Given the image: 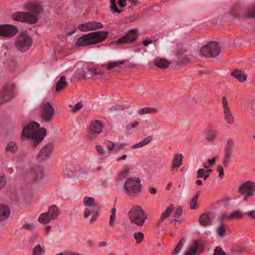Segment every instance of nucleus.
I'll return each mask as SVG.
<instances>
[{
    "label": "nucleus",
    "instance_id": "obj_1",
    "mask_svg": "<svg viewBox=\"0 0 255 255\" xmlns=\"http://www.w3.org/2000/svg\"><path fill=\"white\" fill-rule=\"evenodd\" d=\"M46 133V129L44 128H39V125L36 122L28 124L24 128L22 131L24 137L32 139V144L34 146L43 139Z\"/></svg>",
    "mask_w": 255,
    "mask_h": 255
},
{
    "label": "nucleus",
    "instance_id": "obj_2",
    "mask_svg": "<svg viewBox=\"0 0 255 255\" xmlns=\"http://www.w3.org/2000/svg\"><path fill=\"white\" fill-rule=\"evenodd\" d=\"M109 32L105 31H97L83 34L77 38L76 45L78 46H86L95 44L106 39Z\"/></svg>",
    "mask_w": 255,
    "mask_h": 255
},
{
    "label": "nucleus",
    "instance_id": "obj_3",
    "mask_svg": "<svg viewBox=\"0 0 255 255\" xmlns=\"http://www.w3.org/2000/svg\"><path fill=\"white\" fill-rule=\"evenodd\" d=\"M125 192L129 196L134 197L140 194L141 184L138 177L128 178L124 184Z\"/></svg>",
    "mask_w": 255,
    "mask_h": 255
},
{
    "label": "nucleus",
    "instance_id": "obj_4",
    "mask_svg": "<svg viewBox=\"0 0 255 255\" xmlns=\"http://www.w3.org/2000/svg\"><path fill=\"white\" fill-rule=\"evenodd\" d=\"M128 215L130 222L139 227L142 226L147 219L146 213L139 206L133 207Z\"/></svg>",
    "mask_w": 255,
    "mask_h": 255
},
{
    "label": "nucleus",
    "instance_id": "obj_5",
    "mask_svg": "<svg viewBox=\"0 0 255 255\" xmlns=\"http://www.w3.org/2000/svg\"><path fill=\"white\" fill-rule=\"evenodd\" d=\"M221 53V47L216 41H210L201 49V53L206 57H214Z\"/></svg>",
    "mask_w": 255,
    "mask_h": 255
},
{
    "label": "nucleus",
    "instance_id": "obj_6",
    "mask_svg": "<svg viewBox=\"0 0 255 255\" xmlns=\"http://www.w3.org/2000/svg\"><path fill=\"white\" fill-rule=\"evenodd\" d=\"M11 18L13 20L29 24H34L38 21L36 16L28 12L25 11L14 12L12 14Z\"/></svg>",
    "mask_w": 255,
    "mask_h": 255
},
{
    "label": "nucleus",
    "instance_id": "obj_7",
    "mask_svg": "<svg viewBox=\"0 0 255 255\" xmlns=\"http://www.w3.org/2000/svg\"><path fill=\"white\" fill-rule=\"evenodd\" d=\"M230 13L234 16L255 18V5L251 6L248 9L234 7L231 9Z\"/></svg>",
    "mask_w": 255,
    "mask_h": 255
},
{
    "label": "nucleus",
    "instance_id": "obj_8",
    "mask_svg": "<svg viewBox=\"0 0 255 255\" xmlns=\"http://www.w3.org/2000/svg\"><path fill=\"white\" fill-rule=\"evenodd\" d=\"M15 44L18 50L22 52H25L32 46V40L28 35L21 34L15 40Z\"/></svg>",
    "mask_w": 255,
    "mask_h": 255
},
{
    "label": "nucleus",
    "instance_id": "obj_9",
    "mask_svg": "<svg viewBox=\"0 0 255 255\" xmlns=\"http://www.w3.org/2000/svg\"><path fill=\"white\" fill-rule=\"evenodd\" d=\"M235 145V141L234 139L230 138L227 140L224 149L223 158V164L225 167L228 166L231 160Z\"/></svg>",
    "mask_w": 255,
    "mask_h": 255
},
{
    "label": "nucleus",
    "instance_id": "obj_10",
    "mask_svg": "<svg viewBox=\"0 0 255 255\" xmlns=\"http://www.w3.org/2000/svg\"><path fill=\"white\" fill-rule=\"evenodd\" d=\"M14 86L11 84H5L0 94V104L10 101L14 96Z\"/></svg>",
    "mask_w": 255,
    "mask_h": 255
},
{
    "label": "nucleus",
    "instance_id": "obj_11",
    "mask_svg": "<svg viewBox=\"0 0 255 255\" xmlns=\"http://www.w3.org/2000/svg\"><path fill=\"white\" fill-rule=\"evenodd\" d=\"M205 244L200 239L194 240L187 250L185 255H199L204 251Z\"/></svg>",
    "mask_w": 255,
    "mask_h": 255
},
{
    "label": "nucleus",
    "instance_id": "obj_12",
    "mask_svg": "<svg viewBox=\"0 0 255 255\" xmlns=\"http://www.w3.org/2000/svg\"><path fill=\"white\" fill-rule=\"evenodd\" d=\"M41 109L42 120L45 122L51 121L54 115V110L52 105L48 102H45L41 105Z\"/></svg>",
    "mask_w": 255,
    "mask_h": 255
},
{
    "label": "nucleus",
    "instance_id": "obj_13",
    "mask_svg": "<svg viewBox=\"0 0 255 255\" xmlns=\"http://www.w3.org/2000/svg\"><path fill=\"white\" fill-rule=\"evenodd\" d=\"M238 191L242 195L246 194L244 200H247V197L253 195L255 192V182L251 181L244 182L239 186Z\"/></svg>",
    "mask_w": 255,
    "mask_h": 255
},
{
    "label": "nucleus",
    "instance_id": "obj_14",
    "mask_svg": "<svg viewBox=\"0 0 255 255\" xmlns=\"http://www.w3.org/2000/svg\"><path fill=\"white\" fill-rule=\"evenodd\" d=\"M18 32L16 26L11 24H0V36L11 37Z\"/></svg>",
    "mask_w": 255,
    "mask_h": 255
},
{
    "label": "nucleus",
    "instance_id": "obj_15",
    "mask_svg": "<svg viewBox=\"0 0 255 255\" xmlns=\"http://www.w3.org/2000/svg\"><path fill=\"white\" fill-rule=\"evenodd\" d=\"M54 145L52 143L47 144L38 152L37 160L39 162H43L48 159L53 150Z\"/></svg>",
    "mask_w": 255,
    "mask_h": 255
},
{
    "label": "nucleus",
    "instance_id": "obj_16",
    "mask_svg": "<svg viewBox=\"0 0 255 255\" xmlns=\"http://www.w3.org/2000/svg\"><path fill=\"white\" fill-rule=\"evenodd\" d=\"M139 34L137 30L131 29L128 33L125 36L119 38L116 41L117 44H121L128 43H132L134 42L138 37Z\"/></svg>",
    "mask_w": 255,
    "mask_h": 255
},
{
    "label": "nucleus",
    "instance_id": "obj_17",
    "mask_svg": "<svg viewBox=\"0 0 255 255\" xmlns=\"http://www.w3.org/2000/svg\"><path fill=\"white\" fill-rule=\"evenodd\" d=\"M103 128V124L101 121H93L90 126L89 133L92 135H97L101 132Z\"/></svg>",
    "mask_w": 255,
    "mask_h": 255
},
{
    "label": "nucleus",
    "instance_id": "obj_18",
    "mask_svg": "<svg viewBox=\"0 0 255 255\" xmlns=\"http://www.w3.org/2000/svg\"><path fill=\"white\" fill-rule=\"evenodd\" d=\"M44 176V171L41 167H37L33 169L31 173V178L35 182L41 180Z\"/></svg>",
    "mask_w": 255,
    "mask_h": 255
},
{
    "label": "nucleus",
    "instance_id": "obj_19",
    "mask_svg": "<svg viewBox=\"0 0 255 255\" xmlns=\"http://www.w3.org/2000/svg\"><path fill=\"white\" fill-rule=\"evenodd\" d=\"M199 222L202 226H210L212 224L211 213L208 212L202 214L199 217Z\"/></svg>",
    "mask_w": 255,
    "mask_h": 255
},
{
    "label": "nucleus",
    "instance_id": "obj_20",
    "mask_svg": "<svg viewBox=\"0 0 255 255\" xmlns=\"http://www.w3.org/2000/svg\"><path fill=\"white\" fill-rule=\"evenodd\" d=\"M25 9L29 10L35 14H38L42 9L40 4L32 1H28L25 4Z\"/></svg>",
    "mask_w": 255,
    "mask_h": 255
},
{
    "label": "nucleus",
    "instance_id": "obj_21",
    "mask_svg": "<svg viewBox=\"0 0 255 255\" xmlns=\"http://www.w3.org/2000/svg\"><path fill=\"white\" fill-rule=\"evenodd\" d=\"M10 215V209L8 206L0 205V221L6 219Z\"/></svg>",
    "mask_w": 255,
    "mask_h": 255
},
{
    "label": "nucleus",
    "instance_id": "obj_22",
    "mask_svg": "<svg viewBox=\"0 0 255 255\" xmlns=\"http://www.w3.org/2000/svg\"><path fill=\"white\" fill-rule=\"evenodd\" d=\"M182 158L183 156L182 154H176L174 155L172 160V164L171 166V170L178 169L182 164Z\"/></svg>",
    "mask_w": 255,
    "mask_h": 255
},
{
    "label": "nucleus",
    "instance_id": "obj_23",
    "mask_svg": "<svg viewBox=\"0 0 255 255\" xmlns=\"http://www.w3.org/2000/svg\"><path fill=\"white\" fill-rule=\"evenodd\" d=\"M174 208H174V206L173 205H172V204L170 205L166 208L165 211L163 213H162V214L159 218V220L158 221V224H161L165 219L168 218L169 217V216L173 211V210H174Z\"/></svg>",
    "mask_w": 255,
    "mask_h": 255
},
{
    "label": "nucleus",
    "instance_id": "obj_24",
    "mask_svg": "<svg viewBox=\"0 0 255 255\" xmlns=\"http://www.w3.org/2000/svg\"><path fill=\"white\" fill-rule=\"evenodd\" d=\"M231 75L241 82H243L247 80V76L239 69L234 70Z\"/></svg>",
    "mask_w": 255,
    "mask_h": 255
},
{
    "label": "nucleus",
    "instance_id": "obj_25",
    "mask_svg": "<svg viewBox=\"0 0 255 255\" xmlns=\"http://www.w3.org/2000/svg\"><path fill=\"white\" fill-rule=\"evenodd\" d=\"M153 139V136H148L146 137H145L143 140H141L140 142H139L138 143L134 144L133 145L131 148L132 149H135L137 148H140L144 145H145L149 143H150Z\"/></svg>",
    "mask_w": 255,
    "mask_h": 255
},
{
    "label": "nucleus",
    "instance_id": "obj_26",
    "mask_svg": "<svg viewBox=\"0 0 255 255\" xmlns=\"http://www.w3.org/2000/svg\"><path fill=\"white\" fill-rule=\"evenodd\" d=\"M171 62L164 58L156 59L155 60V65L162 69H165L168 67Z\"/></svg>",
    "mask_w": 255,
    "mask_h": 255
},
{
    "label": "nucleus",
    "instance_id": "obj_27",
    "mask_svg": "<svg viewBox=\"0 0 255 255\" xmlns=\"http://www.w3.org/2000/svg\"><path fill=\"white\" fill-rule=\"evenodd\" d=\"M212 170L207 169L205 170L203 168H200L197 171V177L198 178H203L206 180L209 177L210 174L212 172Z\"/></svg>",
    "mask_w": 255,
    "mask_h": 255
},
{
    "label": "nucleus",
    "instance_id": "obj_28",
    "mask_svg": "<svg viewBox=\"0 0 255 255\" xmlns=\"http://www.w3.org/2000/svg\"><path fill=\"white\" fill-rule=\"evenodd\" d=\"M47 212L48 213L51 218L54 220L60 214V211L56 205H52L49 207Z\"/></svg>",
    "mask_w": 255,
    "mask_h": 255
},
{
    "label": "nucleus",
    "instance_id": "obj_29",
    "mask_svg": "<svg viewBox=\"0 0 255 255\" xmlns=\"http://www.w3.org/2000/svg\"><path fill=\"white\" fill-rule=\"evenodd\" d=\"M68 83L66 81V77L64 76H62L59 81L57 82L56 87L55 90L56 91H60L62 89H63L65 87H66Z\"/></svg>",
    "mask_w": 255,
    "mask_h": 255
},
{
    "label": "nucleus",
    "instance_id": "obj_30",
    "mask_svg": "<svg viewBox=\"0 0 255 255\" xmlns=\"http://www.w3.org/2000/svg\"><path fill=\"white\" fill-rule=\"evenodd\" d=\"M53 219L51 218L49 214L47 212L40 215L38 221L43 224H46L50 223Z\"/></svg>",
    "mask_w": 255,
    "mask_h": 255
},
{
    "label": "nucleus",
    "instance_id": "obj_31",
    "mask_svg": "<svg viewBox=\"0 0 255 255\" xmlns=\"http://www.w3.org/2000/svg\"><path fill=\"white\" fill-rule=\"evenodd\" d=\"M224 113L226 123L233 125L234 123V117L231 112L230 109L224 110Z\"/></svg>",
    "mask_w": 255,
    "mask_h": 255
},
{
    "label": "nucleus",
    "instance_id": "obj_32",
    "mask_svg": "<svg viewBox=\"0 0 255 255\" xmlns=\"http://www.w3.org/2000/svg\"><path fill=\"white\" fill-rule=\"evenodd\" d=\"M218 132L215 129H210L206 134V139L209 141L214 140L217 136Z\"/></svg>",
    "mask_w": 255,
    "mask_h": 255
},
{
    "label": "nucleus",
    "instance_id": "obj_33",
    "mask_svg": "<svg viewBox=\"0 0 255 255\" xmlns=\"http://www.w3.org/2000/svg\"><path fill=\"white\" fill-rule=\"evenodd\" d=\"M157 112L156 108H151L145 107L139 109L138 111L139 115H143L146 114H155Z\"/></svg>",
    "mask_w": 255,
    "mask_h": 255
},
{
    "label": "nucleus",
    "instance_id": "obj_34",
    "mask_svg": "<svg viewBox=\"0 0 255 255\" xmlns=\"http://www.w3.org/2000/svg\"><path fill=\"white\" fill-rule=\"evenodd\" d=\"M18 149V146L15 142L11 141L8 142L5 147V150L6 151L14 153Z\"/></svg>",
    "mask_w": 255,
    "mask_h": 255
},
{
    "label": "nucleus",
    "instance_id": "obj_35",
    "mask_svg": "<svg viewBox=\"0 0 255 255\" xmlns=\"http://www.w3.org/2000/svg\"><path fill=\"white\" fill-rule=\"evenodd\" d=\"M89 23L90 30L101 29L103 27V24L100 22H98V21H89Z\"/></svg>",
    "mask_w": 255,
    "mask_h": 255
},
{
    "label": "nucleus",
    "instance_id": "obj_36",
    "mask_svg": "<svg viewBox=\"0 0 255 255\" xmlns=\"http://www.w3.org/2000/svg\"><path fill=\"white\" fill-rule=\"evenodd\" d=\"M44 253L45 249L39 244L35 246L32 250L33 255H43Z\"/></svg>",
    "mask_w": 255,
    "mask_h": 255
},
{
    "label": "nucleus",
    "instance_id": "obj_37",
    "mask_svg": "<svg viewBox=\"0 0 255 255\" xmlns=\"http://www.w3.org/2000/svg\"><path fill=\"white\" fill-rule=\"evenodd\" d=\"M88 72L91 76H101L103 74V72L100 69L94 67L88 68Z\"/></svg>",
    "mask_w": 255,
    "mask_h": 255
},
{
    "label": "nucleus",
    "instance_id": "obj_38",
    "mask_svg": "<svg viewBox=\"0 0 255 255\" xmlns=\"http://www.w3.org/2000/svg\"><path fill=\"white\" fill-rule=\"evenodd\" d=\"M133 237L137 244H141L144 239V235L141 232H135L133 234Z\"/></svg>",
    "mask_w": 255,
    "mask_h": 255
},
{
    "label": "nucleus",
    "instance_id": "obj_39",
    "mask_svg": "<svg viewBox=\"0 0 255 255\" xmlns=\"http://www.w3.org/2000/svg\"><path fill=\"white\" fill-rule=\"evenodd\" d=\"M243 214L239 210L235 211L231 214L228 217V219H240L243 218Z\"/></svg>",
    "mask_w": 255,
    "mask_h": 255
},
{
    "label": "nucleus",
    "instance_id": "obj_40",
    "mask_svg": "<svg viewBox=\"0 0 255 255\" xmlns=\"http://www.w3.org/2000/svg\"><path fill=\"white\" fill-rule=\"evenodd\" d=\"M95 199L93 197H85L84 199V205L86 206L93 207L94 206Z\"/></svg>",
    "mask_w": 255,
    "mask_h": 255
},
{
    "label": "nucleus",
    "instance_id": "obj_41",
    "mask_svg": "<svg viewBox=\"0 0 255 255\" xmlns=\"http://www.w3.org/2000/svg\"><path fill=\"white\" fill-rule=\"evenodd\" d=\"M185 240L184 238H182L180 241L178 242V244L175 247V249L174 251L173 254L174 255H177L180 252L183 246L184 243L185 242Z\"/></svg>",
    "mask_w": 255,
    "mask_h": 255
},
{
    "label": "nucleus",
    "instance_id": "obj_42",
    "mask_svg": "<svg viewBox=\"0 0 255 255\" xmlns=\"http://www.w3.org/2000/svg\"><path fill=\"white\" fill-rule=\"evenodd\" d=\"M225 228L224 222H222L220 224L219 228L217 229L218 235L221 238H223L225 235Z\"/></svg>",
    "mask_w": 255,
    "mask_h": 255
},
{
    "label": "nucleus",
    "instance_id": "obj_43",
    "mask_svg": "<svg viewBox=\"0 0 255 255\" xmlns=\"http://www.w3.org/2000/svg\"><path fill=\"white\" fill-rule=\"evenodd\" d=\"M199 196V194L196 193L191 200L190 203V208L191 209L193 210L196 209V205L198 202Z\"/></svg>",
    "mask_w": 255,
    "mask_h": 255
},
{
    "label": "nucleus",
    "instance_id": "obj_44",
    "mask_svg": "<svg viewBox=\"0 0 255 255\" xmlns=\"http://www.w3.org/2000/svg\"><path fill=\"white\" fill-rule=\"evenodd\" d=\"M125 63V60H122L116 62H112L107 64V67L109 69H113L114 68L118 67L120 65H122Z\"/></svg>",
    "mask_w": 255,
    "mask_h": 255
},
{
    "label": "nucleus",
    "instance_id": "obj_45",
    "mask_svg": "<svg viewBox=\"0 0 255 255\" xmlns=\"http://www.w3.org/2000/svg\"><path fill=\"white\" fill-rule=\"evenodd\" d=\"M129 169L125 167L123 171H122L119 175V177L120 179L123 180L125 179L128 175Z\"/></svg>",
    "mask_w": 255,
    "mask_h": 255
},
{
    "label": "nucleus",
    "instance_id": "obj_46",
    "mask_svg": "<svg viewBox=\"0 0 255 255\" xmlns=\"http://www.w3.org/2000/svg\"><path fill=\"white\" fill-rule=\"evenodd\" d=\"M78 28L83 31H90V26L89 22H86L84 24H79L78 26Z\"/></svg>",
    "mask_w": 255,
    "mask_h": 255
},
{
    "label": "nucleus",
    "instance_id": "obj_47",
    "mask_svg": "<svg viewBox=\"0 0 255 255\" xmlns=\"http://www.w3.org/2000/svg\"><path fill=\"white\" fill-rule=\"evenodd\" d=\"M110 8H111V11L113 13H120L122 12V10L119 9L117 7L116 2L111 3Z\"/></svg>",
    "mask_w": 255,
    "mask_h": 255
},
{
    "label": "nucleus",
    "instance_id": "obj_48",
    "mask_svg": "<svg viewBox=\"0 0 255 255\" xmlns=\"http://www.w3.org/2000/svg\"><path fill=\"white\" fill-rule=\"evenodd\" d=\"M214 255H226V253L223 251L222 248L220 246H217L215 250Z\"/></svg>",
    "mask_w": 255,
    "mask_h": 255
},
{
    "label": "nucleus",
    "instance_id": "obj_49",
    "mask_svg": "<svg viewBox=\"0 0 255 255\" xmlns=\"http://www.w3.org/2000/svg\"><path fill=\"white\" fill-rule=\"evenodd\" d=\"M217 171L219 172V178L220 179H222L224 176V169L221 165H219L217 166Z\"/></svg>",
    "mask_w": 255,
    "mask_h": 255
},
{
    "label": "nucleus",
    "instance_id": "obj_50",
    "mask_svg": "<svg viewBox=\"0 0 255 255\" xmlns=\"http://www.w3.org/2000/svg\"><path fill=\"white\" fill-rule=\"evenodd\" d=\"M182 208L181 207L179 206L177 207L174 213V216L176 218H179V217L182 215Z\"/></svg>",
    "mask_w": 255,
    "mask_h": 255
},
{
    "label": "nucleus",
    "instance_id": "obj_51",
    "mask_svg": "<svg viewBox=\"0 0 255 255\" xmlns=\"http://www.w3.org/2000/svg\"><path fill=\"white\" fill-rule=\"evenodd\" d=\"M125 109V107L124 105H117L115 106L112 107L110 108L109 110L110 111H118V110H123Z\"/></svg>",
    "mask_w": 255,
    "mask_h": 255
},
{
    "label": "nucleus",
    "instance_id": "obj_52",
    "mask_svg": "<svg viewBox=\"0 0 255 255\" xmlns=\"http://www.w3.org/2000/svg\"><path fill=\"white\" fill-rule=\"evenodd\" d=\"M105 142L106 144H107V142L109 143L107 144V147L110 151H112L115 148V146H116V144L110 140H106L105 141Z\"/></svg>",
    "mask_w": 255,
    "mask_h": 255
},
{
    "label": "nucleus",
    "instance_id": "obj_53",
    "mask_svg": "<svg viewBox=\"0 0 255 255\" xmlns=\"http://www.w3.org/2000/svg\"><path fill=\"white\" fill-rule=\"evenodd\" d=\"M116 215H111L109 220V225L110 227H114L115 225Z\"/></svg>",
    "mask_w": 255,
    "mask_h": 255
},
{
    "label": "nucleus",
    "instance_id": "obj_54",
    "mask_svg": "<svg viewBox=\"0 0 255 255\" xmlns=\"http://www.w3.org/2000/svg\"><path fill=\"white\" fill-rule=\"evenodd\" d=\"M83 105L82 102L77 103L72 109V111L74 113L77 112L83 107Z\"/></svg>",
    "mask_w": 255,
    "mask_h": 255
},
{
    "label": "nucleus",
    "instance_id": "obj_55",
    "mask_svg": "<svg viewBox=\"0 0 255 255\" xmlns=\"http://www.w3.org/2000/svg\"><path fill=\"white\" fill-rule=\"evenodd\" d=\"M222 102H223V107L224 111L226 110L230 109L229 105H228V101H227L226 97H224L223 98Z\"/></svg>",
    "mask_w": 255,
    "mask_h": 255
},
{
    "label": "nucleus",
    "instance_id": "obj_56",
    "mask_svg": "<svg viewBox=\"0 0 255 255\" xmlns=\"http://www.w3.org/2000/svg\"><path fill=\"white\" fill-rule=\"evenodd\" d=\"M138 124L139 123L138 122L134 121L131 124H128L126 127L127 128L130 129L132 128H135L138 125Z\"/></svg>",
    "mask_w": 255,
    "mask_h": 255
},
{
    "label": "nucleus",
    "instance_id": "obj_57",
    "mask_svg": "<svg viewBox=\"0 0 255 255\" xmlns=\"http://www.w3.org/2000/svg\"><path fill=\"white\" fill-rule=\"evenodd\" d=\"M189 61V59L188 57H185L182 58H179L177 60V63L179 64H182L185 63Z\"/></svg>",
    "mask_w": 255,
    "mask_h": 255
},
{
    "label": "nucleus",
    "instance_id": "obj_58",
    "mask_svg": "<svg viewBox=\"0 0 255 255\" xmlns=\"http://www.w3.org/2000/svg\"><path fill=\"white\" fill-rule=\"evenodd\" d=\"M6 184V181L3 176L0 175V189L3 188Z\"/></svg>",
    "mask_w": 255,
    "mask_h": 255
},
{
    "label": "nucleus",
    "instance_id": "obj_59",
    "mask_svg": "<svg viewBox=\"0 0 255 255\" xmlns=\"http://www.w3.org/2000/svg\"><path fill=\"white\" fill-rule=\"evenodd\" d=\"M23 228L27 231H30L33 230V226L30 224L25 223L23 225Z\"/></svg>",
    "mask_w": 255,
    "mask_h": 255
},
{
    "label": "nucleus",
    "instance_id": "obj_60",
    "mask_svg": "<svg viewBox=\"0 0 255 255\" xmlns=\"http://www.w3.org/2000/svg\"><path fill=\"white\" fill-rule=\"evenodd\" d=\"M96 150H97V151L100 154H103L105 152V150L104 149V148L101 145H97L96 146Z\"/></svg>",
    "mask_w": 255,
    "mask_h": 255
},
{
    "label": "nucleus",
    "instance_id": "obj_61",
    "mask_svg": "<svg viewBox=\"0 0 255 255\" xmlns=\"http://www.w3.org/2000/svg\"><path fill=\"white\" fill-rule=\"evenodd\" d=\"M125 145L121 143V144H118L116 145V146H115V149L116 150H122L124 148Z\"/></svg>",
    "mask_w": 255,
    "mask_h": 255
},
{
    "label": "nucleus",
    "instance_id": "obj_62",
    "mask_svg": "<svg viewBox=\"0 0 255 255\" xmlns=\"http://www.w3.org/2000/svg\"><path fill=\"white\" fill-rule=\"evenodd\" d=\"M98 213H96L95 215H93L90 220V223L91 224H93L94 222L96 221L98 217Z\"/></svg>",
    "mask_w": 255,
    "mask_h": 255
},
{
    "label": "nucleus",
    "instance_id": "obj_63",
    "mask_svg": "<svg viewBox=\"0 0 255 255\" xmlns=\"http://www.w3.org/2000/svg\"><path fill=\"white\" fill-rule=\"evenodd\" d=\"M91 213V209H90V208H86V209L85 211L84 217L85 218H87L88 217H89L90 216Z\"/></svg>",
    "mask_w": 255,
    "mask_h": 255
},
{
    "label": "nucleus",
    "instance_id": "obj_64",
    "mask_svg": "<svg viewBox=\"0 0 255 255\" xmlns=\"http://www.w3.org/2000/svg\"><path fill=\"white\" fill-rule=\"evenodd\" d=\"M249 217L255 219V210L251 211L248 212Z\"/></svg>",
    "mask_w": 255,
    "mask_h": 255
}]
</instances>
